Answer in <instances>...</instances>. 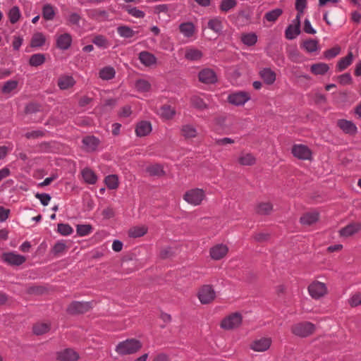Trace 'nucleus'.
<instances>
[{"instance_id": "obj_52", "label": "nucleus", "mask_w": 361, "mask_h": 361, "mask_svg": "<svg viewBox=\"0 0 361 361\" xmlns=\"http://www.w3.org/2000/svg\"><path fill=\"white\" fill-rule=\"evenodd\" d=\"M182 133L183 136L188 138L195 137L197 135L196 129L190 125L184 126L182 128Z\"/></svg>"}, {"instance_id": "obj_1", "label": "nucleus", "mask_w": 361, "mask_h": 361, "mask_svg": "<svg viewBox=\"0 0 361 361\" xmlns=\"http://www.w3.org/2000/svg\"><path fill=\"white\" fill-rule=\"evenodd\" d=\"M205 197L206 194L204 190L192 188L185 192L183 195V200L191 205L198 206L201 204Z\"/></svg>"}, {"instance_id": "obj_25", "label": "nucleus", "mask_w": 361, "mask_h": 361, "mask_svg": "<svg viewBox=\"0 0 361 361\" xmlns=\"http://www.w3.org/2000/svg\"><path fill=\"white\" fill-rule=\"evenodd\" d=\"M202 57V53L197 49L189 47L185 51V58L190 61H199Z\"/></svg>"}, {"instance_id": "obj_2", "label": "nucleus", "mask_w": 361, "mask_h": 361, "mask_svg": "<svg viewBox=\"0 0 361 361\" xmlns=\"http://www.w3.org/2000/svg\"><path fill=\"white\" fill-rule=\"evenodd\" d=\"M140 343L135 339L126 340L121 342L117 346L116 350L121 355L132 354L141 348Z\"/></svg>"}, {"instance_id": "obj_37", "label": "nucleus", "mask_w": 361, "mask_h": 361, "mask_svg": "<svg viewBox=\"0 0 361 361\" xmlns=\"http://www.w3.org/2000/svg\"><path fill=\"white\" fill-rule=\"evenodd\" d=\"M117 32L121 37L130 38L133 37L136 32L127 25H121L117 27Z\"/></svg>"}, {"instance_id": "obj_9", "label": "nucleus", "mask_w": 361, "mask_h": 361, "mask_svg": "<svg viewBox=\"0 0 361 361\" xmlns=\"http://www.w3.org/2000/svg\"><path fill=\"white\" fill-rule=\"evenodd\" d=\"M250 99L249 93L243 91L235 92L228 96V102L235 106L244 105Z\"/></svg>"}, {"instance_id": "obj_10", "label": "nucleus", "mask_w": 361, "mask_h": 361, "mask_svg": "<svg viewBox=\"0 0 361 361\" xmlns=\"http://www.w3.org/2000/svg\"><path fill=\"white\" fill-rule=\"evenodd\" d=\"M3 260L13 266H19L26 261L25 257L13 252H6L2 255Z\"/></svg>"}, {"instance_id": "obj_43", "label": "nucleus", "mask_w": 361, "mask_h": 361, "mask_svg": "<svg viewBox=\"0 0 361 361\" xmlns=\"http://www.w3.org/2000/svg\"><path fill=\"white\" fill-rule=\"evenodd\" d=\"M273 207L272 205L269 202H262L259 203L257 208L256 212L259 214L261 215H267L270 214V212L272 211Z\"/></svg>"}, {"instance_id": "obj_64", "label": "nucleus", "mask_w": 361, "mask_h": 361, "mask_svg": "<svg viewBox=\"0 0 361 361\" xmlns=\"http://www.w3.org/2000/svg\"><path fill=\"white\" fill-rule=\"evenodd\" d=\"M303 30L306 33L308 34L314 35L316 33V30L312 27L308 19L305 20Z\"/></svg>"}, {"instance_id": "obj_14", "label": "nucleus", "mask_w": 361, "mask_h": 361, "mask_svg": "<svg viewBox=\"0 0 361 361\" xmlns=\"http://www.w3.org/2000/svg\"><path fill=\"white\" fill-rule=\"evenodd\" d=\"M271 340L269 338H262L255 340L251 344V348L257 352H264L269 348Z\"/></svg>"}, {"instance_id": "obj_46", "label": "nucleus", "mask_w": 361, "mask_h": 361, "mask_svg": "<svg viewBox=\"0 0 361 361\" xmlns=\"http://www.w3.org/2000/svg\"><path fill=\"white\" fill-rule=\"evenodd\" d=\"M18 83V82L17 80H13L6 81L1 87V92L4 94H9L10 92H11L12 91L17 88Z\"/></svg>"}, {"instance_id": "obj_50", "label": "nucleus", "mask_w": 361, "mask_h": 361, "mask_svg": "<svg viewBox=\"0 0 361 361\" xmlns=\"http://www.w3.org/2000/svg\"><path fill=\"white\" fill-rule=\"evenodd\" d=\"M105 183L106 186L111 189H116L118 186V178L116 175H109L105 178Z\"/></svg>"}, {"instance_id": "obj_27", "label": "nucleus", "mask_w": 361, "mask_h": 361, "mask_svg": "<svg viewBox=\"0 0 361 361\" xmlns=\"http://www.w3.org/2000/svg\"><path fill=\"white\" fill-rule=\"evenodd\" d=\"M82 143L87 151L92 152L97 147L99 140L94 136H87L83 138Z\"/></svg>"}, {"instance_id": "obj_21", "label": "nucleus", "mask_w": 361, "mask_h": 361, "mask_svg": "<svg viewBox=\"0 0 361 361\" xmlns=\"http://www.w3.org/2000/svg\"><path fill=\"white\" fill-rule=\"evenodd\" d=\"M152 131L151 123L146 121H142L137 124L135 128L136 135L139 137H143L148 135Z\"/></svg>"}, {"instance_id": "obj_16", "label": "nucleus", "mask_w": 361, "mask_h": 361, "mask_svg": "<svg viewBox=\"0 0 361 361\" xmlns=\"http://www.w3.org/2000/svg\"><path fill=\"white\" fill-rule=\"evenodd\" d=\"M71 43L72 37L68 33L61 34L56 37V46L60 49H68L71 47Z\"/></svg>"}, {"instance_id": "obj_35", "label": "nucleus", "mask_w": 361, "mask_h": 361, "mask_svg": "<svg viewBox=\"0 0 361 361\" xmlns=\"http://www.w3.org/2000/svg\"><path fill=\"white\" fill-rule=\"evenodd\" d=\"M146 171L150 176H161L164 174L163 166L158 164L149 165Z\"/></svg>"}, {"instance_id": "obj_23", "label": "nucleus", "mask_w": 361, "mask_h": 361, "mask_svg": "<svg viewBox=\"0 0 361 361\" xmlns=\"http://www.w3.org/2000/svg\"><path fill=\"white\" fill-rule=\"evenodd\" d=\"M75 83V80L70 75H61L58 80V86L61 90L69 89L72 87Z\"/></svg>"}, {"instance_id": "obj_22", "label": "nucleus", "mask_w": 361, "mask_h": 361, "mask_svg": "<svg viewBox=\"0 0 361 361\" xmlns=\"http://www.w3.org/2000/svg\"><path fill=\"white\" fill-rule=\"evenodd\" d=\"M259 75L264 82L267 85H271L276 80V73L269 68L261 70Z\"/></svg>"}, {"instance_id": "obj_6", "label": "nucleus", "mask_w": 361, "mask_h": 361, "mask_svg": "<svg viewBox=\"0 0 361 361\" xmlns=\"http://www.w3.org/2000/svg\"><path fill=\"white\" fill-rule=\"evenodd\" d=\"M215 297V291L209 285L202 286L198 292V298L202 304L210 303L214 300Z\"/></svg>"}, {"instance_id": "obj_56", "label": "nucleus", "mask_w": 361, "mask_h": 361, "mask_svg": "<svg viewBox=\"0 0 361 361\" xmlns=\"http://www.w3.org/2000/svg\"><path fill=\"white\" fill-rule=\"evenodd\" d=\"M341 48L339 47H334L330 49L326 50L324 54L326 59H331L339 54Z\"/></svg>"}, {"instance_id": "obj_24", "label": "nucleus", "mask_w": 361, "mask_h": 361, "mask_svg": "<svg viewBox=\"0 0 361 361\" xmlns=\"http://www.w3.org/2000/svg\"><path fill=\"white\" fill-rule=\"evenodd\" d=\"M319 219V214L316 212H307L300 217V222L302 225L311 226Z\"/></svg>"}, {"instance_id": "obj_18", "label": "nucleus", "mask_w": 361, "mask_h": 361, "mask_svg": "<svg viewBox=\"0 0 361 361\" xmlns=\"http://www.w3.org/2000/svg\"><path fill=\"white\" fill-rule=\"evenodd\" d=\"M139 60L142 64L145 66L149 67L157 63V58L152 53L142 51L139 54Z\"/></svg>"}, {"instance_id": "obj_30", "label": "nucleus", "mask_w": 361, "mask_h": 361, "mask_svg": "<svg viewBox=\"0 0 361 361\" xmlns=\"http://www.w3.org/2000/svg\"><path fill=\"white\" fill-rule=\"evenodd\" d=\"M329 69V66L325 63H317L310 67L311 72L314 75H324Z\"/></svg>"}, {"instance_id": "obj_54", "label": "nucleus", "mask_w": 361, "mask_h": 361, "mask_svg": "<svg viewBox=\"0 0 361 361\" xmlns=\"http://www.w3.org/2000/svg\"><path fill=\"white\" fill-rule=\"evenodd\" d=\"M135 87L138 91L147 92L149 90L151 85L148 81L144 79H140L137 80L135 83Z\"/></svg>"}, {"instance_id": "obj_7", "label": "nucleus", "mask_w": 361, "mask_h": 361, "mask_svg": "<svg viewBox=\"0 0 361 361\" xmlns=\"http://www.w3.org/2000/svg\"><path fill=\"white\" fill-rule=\"evenodd\" d=\"M308 291L312 298L319 299L327 293V288L324 283L314 281L308 286Z\"/></svg>"}, {"instance_id": "obj_40", "label": "nucleus", "mask_w": 361, "mask_h": 361, "mask_svg": "<svg viewBox=\"0 0 361 361\" xmlns=\"http://www.w3.org/2000/svg\"><path fill=\"white\" fill-rule=\"evenodd\" d=\"M92 42L96 46L102 49H106L109 46V42L106 37L101 35L94 36Z\"/></svg>"}, {"instance_id": "obj_17", "label": "nucleus", "mask_w": 361, "mask_h": 361, "mask_svg": "<svg viewBox=\"0 0 361 361\" xmlns=\"http://www.w3.org/2000/svg\"><path fill=\"white\" fill-rule=\"evenodd\" d=\"M337 125L346 134L355 135L357 131L356 126L350 121L341 119Z\"/></svg>"}, {"instance_id": "obj_36", "label": "nucleus", "mask_w": 361, "mask_h": 361, "mask_svg": "<svg viewBox=\"0 0 361 361\" xmlns=\"http://www.w3.org/2000/svg\"><path fill=\"white\" fill-rule=\"evenodd\" d=\"M46 37L42 32H37L33 35L30 45L32 47H40L45 43Z\"/></svg>"}, {"instance_id": "obj_38", "label": "nucleus", "mask_w": 361, "mask_h": 361, "mask_svg": "<svg viewBox=\"0 0 361 361\" xmlns=\"http://www.w3.org/2000/svg\"><path fill=\"white\" fill-rule=\"evenodd\" d=\"M243 43L247 46H252L257 41V36L254 32L243 33L240 37Z\"/></svg>"}, {"instance_id": "obj_33", "label": "nucleus", "mask_w": 361, "mask_h": 361, "mask_svg": "<svg viewBox=\"0 0 361 361\" xmlns=\"http://www.w3.org/2000/svg\"><path fill=\"white\" fill-rule=\"evenodd\" d=\"M115 70L111 66H106L99 71V75L102 80H109L114 78Z\"/></svg>"}, {"instance_id": "obj_51", "label": "nucleus", "mask_w": 361, "mask_h": 361, "mask_svg": "<svg viewBox=\"0 0 361 361\" xmlns=\"http://www.w3.org/2000/svg\"><path fill=\"white\" fill-rule=\"evenodd\" d=\"M49 330V326L46 323H37L33 326V331L36 335H42Z\"/></svg>"}, {"instance_id": "obj_59", "label": "nucleus", "mask_w": 361, "mask_h": 361, "mask_svg": "<svg viewBox=\"0 0 361 361\" xmlns=\"http://www.w3.org/2000/svg\"><path fill=\"white\" fill-rule=\"evenodd\" d=\"M66 248L64 241H58L53 247V252L55 255H60L63 252Z\"/></svg>"}, {"instance_id": "obj_5", "label": "nucleus", "mask_w": 361, "mask_h": 361, "mask_svg": "<svg viewBox=\"0 0 361 361\" xmlns=\"http://www.w3.org/2000/svg\"><path fill=\"white\" fill-rule=\"evenodd\" d=\"M87 16L97 22L102 23L105 21L111 20L112 18H111L110 13L107 10H104L102 8H93L87 10Z\"/></svg>"}, {"instance_id": "obj_13", "label": "nucleus", "mask_w": 361, "mask_h": 361, "mask_svg": "<svg viewBox=\"0 0 361 361\" xmlns=\"http://www.w3.org/2000/svg\"><path fill=\"white\" fill-rule=\"evenodd\" d=\"M228 247L223 244H217L210 249V256L214 260L222 259L228 252Z\"/></svg>"}, {"instance_id": "obj_20", "label": "nucleus", "mask_w": 361, "mask_h": 361, "mask_svg": "<svg viewBox=\"0 0 361 361\" xmlns=\"http://www.w3.org/2000/svg\"><path fill=\"white\" fill-rule=\"evenodd\" d=\"M207 26L214 32L219 34L224 29V19L220 17L212 18L208 21Z\"/></svg>"}, {"instance_id": "obj_62", "label": "nucleus", "mask_w": 361, "mask_h": 361, "mask_svg": "<svg viewBox=\"0 0 361 361\" xmlns=\"http://www.w3.org/2000/svg\"><path fill=\"white\" fill-rule=\"evenodd\" d=\"M349 304L352 307H356L361 305V293H355L353 295L349 300Z\"/></svg>"}, {"instance_id": "obj_41", "label": "nucleus", "mask_w": 361, "mask_h": 361, "mask_svg": "<svg viewBox=\"0 0 361 361\" xmlns=\"http://www.w3.org/2000/svg\"><path fill=\"white\" fill-rule=\"evenodd\" d=\"M55 16V9L50 4H46L42 8V16L47 20H51Z\"/></svg>"}, {"instance_id": "obj_45", "label": "nucleus", "mask_w": 361, "mask_h": 361, "mask_svg": "<svg viewBox=\"0 0 361 361\" xmlns=\"http://www.w3.org/2000/svg\"><path fill=\"white\" fill-rule=\"evenodd\" d=\"M10 22L12 24L16 23L21 16L20 9L18 6L12 7L8 13Z\"/></svg>"}, {"instance_id": "obj_57", "label": "nucleus", "mask_w": 361, "mask_h": 361, "mask_svg": "<svg viewBox=\"0 0 361 361\" xmlns=\"http://www.w3.org/2000/svg\"><path fill=\"white\" fill-rule=\"evenodd\" d=\"M173 248L169 246L164 247L160 251V257L162 259H166L174 254Z\"/></svg>"}, {"instance_id": "obj_19", "label": "nucleus", "mask_w": 361, "mask_h": 361, "mask_svg": "<svg viewBox=\"0 0 361 361\" xmlns=\"http://www.w3.org/2000/svg\"><path fill=\"white\" fill-rule=\"evenodd\" d=\"M361 225L360 223L354 222L347 225L340 231V235L343 237H349L358 232Z\"/></svg>"}, {"instance_id": "obj_58", "label": "nucleus", "mask_w": 361, "mask_h": 361, "mask_svg": "<svg viewBox=\"0 0 361 361\" xmlns=\"http://www.w3.org/2000/svg\"><path fill=\"white\" fill-rule=\"evenodd\" d=\"M128 13L137 18H142L145 14L142 11L137 9L135 7H129L127 8Z\"/></svg>"}, {"instance_id": "obj_39", "label": "nucleus", "mask_w": 361, "mask_h": 361, "mask_svg": "<svg viewBox=\"0 0 361 361\" xmlns=\"http://www.w3.org/2000/svg\"><path fill=\"white\" fill-rule=\"evenodd\" d=\"M190 102L193 107L199 110L206 109L208 107L203 99L197 95H194L190 98Z\"/></svg>"}, {"instance_id": "obj_4", "label": "nucleus", "mask_w": 361, "mask_h": 361, "mask_svg": "<svg viewBox=\"0 0 361 361\" xmlns=\"http://www.w3.org/2000/svg\"><path fill=\"white\" fill-rule=\"evenodd\" d=\"M241 314L238 312H234L222 320L221 326L226 330H231L238 328L241 324Z\"/></svg>"}, {"instance_id": "obj_26", "label": "nucleus", "mask_w": 361, "mask_h": 361, "mask_svg": "<svg viewBox=\"0 0 361 361\" xmlns=\"http://www.w3.org/2000/svg\"><path fill=\"white\" fill-rule=\"evenodd\" d=\"M353 61V55L351 51H350L348 55L345 57L341 58L336 65V68L338 71H342L347 68Z\"/></svg>"}, {"instance_id": "obj_60", "label": "nucleus", "mask_w": 361, "mask_h": 361, "mask_svg": "<svg viewBox=\"0 0 361 361\" xmlns=\"http://www.w3.org/2000/svg\"><path fill=\"white\" fill-rule=\"evenodd\" d=\"M81 17L76 13H71L68 18V23L69 25H79Z\"/></svg>"}, {"instance_id": "obj_61", "label": "nucleus", "mask_w": 361, "mask_h": 361, "mask_svg": "<svg viewBox=\"0 0 361 361\" xmlns=\"http://www.w3.org/2000/svg\"><path fill=\"white\" fill-rule=\"evenodd\" d=\"M35 197L37 198L44 206L48 205L51 200L50 195L46 193H37Z\"/></svg>"}, {"instance_id": "obj_48", "label": "nucleus", "mask_w": 361, "mask_h": 361, "mask_svg": "<svg viewBox=\"0 0 361 361\" xmlns=\"http://www.w3.org/2000/svg\"><path fill=\"white\" fill-rule=\"evenodd\" d=\"M236 5V0H222L219 6V8L221 11L226 13L231 9L235 8Z\"/></svg>"}, {"instance_id": "obj_8", "label": "nucleus", "mask_w": 361, "mask_h": 361, "mask_svg": "<svg viewBox=\"0 0 361 361\" xmlns=\"http://www.w3.org/2000/svg\"><path fill=\"white\" fill-rule=\"evenodd\" d=\"M291 151L293 156L299 159L310 160L312 158V151L306 145L295 144Z\"/></svg>"}, {"instance_id": "obj_11", "label": "nucleus", "mask_w": 361, "mask_h": 361, "mask_svg": "<svg viewBox=\"0 0 361 361\" xmlns=\"http://www.w3.org/2000/svg\"><path fill=\"white\" fill-rule=\"evenodd\" d=\"M200 82L206 84H213L216 82L217 77L214 71L209 68L202 70L198 75Z\"/></svg>"}, {"instance_id": "obj_28", "label": "nucleus", "mask_w": 361, "mask_h": 361, "mask_svg": "<svg viewBox=\"0 0 361 361\" xmlns=\"http://www.w3.org/2000/svg\"><path fill=\"white\" fill-rule=\"evenodd\" d=\"M255 161V157L250 153L242 152L238 158V163L243 166H252Z\"/></svg>"}, {"instance_id": "obj_42", "label": "nucleus", "mask_w": 361, "mask_h": 361, "mask_svg": "<svg viewBox=\"0 0 361 361\" xmlns=\"http://www.w3.org/2000/svg\"><path fill=\"white\" fill-rule=\"evenodd\" d=\"M147 231V229L144 226H135L129 230V235L133 238H138L144 235Z\"/></svg>"}, {"instance_id": "obj_32", "label": "nucleus", "mask_w": 361, "mask_h": 361, "mask_svg": "<svg viewBox=\"0 0 361 361\" xmlns=\"http://www.w3.org/2000/svg\"><path fill=\"white\" fill-rule=\"evenodd\" d=\"M302 47L309 53L314 52L319 49L318 41L313 39L305 40L302 44Z\"/></svg>"}, {"instance_id": "obj_55", "label": "nucleus", "mask_w": 361, "mask_h": 361, "mask_svg": "<svg viewBox=\"0 0 361 361\" xmlns=\"http://www.w3.org/2000/svg\"><path fill=\"white\" fill-rule=\"evenodd\" d=\"M58 231L63 235H68L73 232V230L68 224H58Z\"/></svg>"}, {"instance_id": "obj_12", "label": "nucleus", "mask_w": 361, "mask_h": 361, "mask_svg": "<svg viewBox=\"0 0 361 361\" xmlns=\"http://www.w3.org/2000/svg\"><path fill=\"white\" fill-rule=\"evenodd\" d=\"M91 308V305L87 302H73L68 307V312L71 314H79L87 312Z\"/></svg>"}, {"instance_id": "obj_49", "label": "nucleus", "mask_w": 361, "mask_h": 361, "mask_svg": "<svg viewBox=\"0 0 361 361\" xmlns=\"http://www.w3.org/2000/svg\"><path fill=\"white\" fill-rule=\"evenodd\" d=\"M300 33L299 27L290 25L286 30V37L288 39H295Z\"/></svg>"}, {"instance_id": "obj_63", "label": "nucleus", "mask_w": 361, "mask_h": 361, "mask_svg": "<svg viewBox=\"0 0 361 361\" xmlns=\"http://www.w3.org/2000/svg\"><path fill=\"white\" fill-rule=\"evenodd\" d=\"M338 81L341 85H348L352 82V78L349 73H344L338 77Z\"/></svg>"}, {"instance_id": "obj_29", "label": "nucleus", "mask_w": 361, "mask_h": 361, "mask_svg": "<svg viewBox=\"0 0 361 361\" xmlns=\"http://www.w3.org/2000/svg\"><path fill=\"white\" fill-rule=\"evenodd\" d=\"M82 178L88 184H94L97 180V176L90 169L86 168L82 171Z\"/></svg>"}, {"instance_id": "obj_34", "label": "nucleus", "mask_w": 361, "mask_h": 361, "mask_svg": "<svg viewBox=\"0 0 361 361\" xmlns=\"http://www.w3.org/2000/svg\"><path fill=\"white\" fill-rule=\"evenodd\" d=\"M158 114L165 119H171L175 114V110L171 106L165 104L161 106Z\"/></svg>"}, {"instance_id": "obj_44", "label": "nucleus", "mask_w": 361, "mask_h": 361, "mask_svg": "<svg viewBox=\"0 0 361 361\" xmlns=\"http://www.w3.org/2000/svg\"><path fill=\"white\" fill-rule=\"evenodd\" d=\"M282 13V9L275 8L267 12L264 16V18L269 22H275Z\"/></svg>"}, {"instance_id": "obj_3", "label": "nucleus", "mask_w": 361, "mask_h": 361, "mask_svg": "<svg viewBox=\"0 0 361 361\" xmlns=\"http://www.w3.org/2000/svg\"><path fill=\"white\" fill-rule=\"evenodd\" d=\"M314 330V325L308 322L298 323L291 327L292 333L300 337H307L312 334Z\"/></svg>"}, {"instance_id": "obj_15", "label": "nucleus", "mask_w": 361, "mask_h": 361, "mask_svg": "<svg viewBox=\"0 0 361 361\" xmlns=\"http://www.w3.org/2000/svg\"><path fill=\"white\" fill-rule=\"evenodd\" d=\"M57 359L61 361H76L79 359V355L74 350L67 348L58 353Z\"/></svg>"}, {"instance_id": "obj_53", "label": "nucleus", "mask_w": 361, "mask_h": 361, "mask_svg": "<svg viewBox=\"0 0 361 361\" xmlns=\"http://www.w3.org/2000/svg\"><path fill=\"white\" fill-rule=\"evenodd\" d=\"M77 233L80 236H85L89 235L92 231V228L90 225L88 224H81L77 226Z\"/></svg>"}, {"instance_id": "obj_47", "label": "nucleus", "mask_w": 361, "mask_h": 361, "mask_svg": "<svg viewBox=\"0 0 361 361\" xmlns=\"http://www.w3.org/2000/svg\"><path fill=\"white\" fill-rule=\"evenodd\" d=\"M45 61V56L43 54H35L30 56V64L32 66H39Z\"/></svg>"}, {"instance_id": "obj_31", "label": "nucleus", "mask_w": 361, "mask_h": 361, "mask_svg": "<svg viewBox=\"0 0 361 361\" xmlns=\"http://www.w3.org/2000/svg\"><path fill=\"white\" fill-rule=\"evenodd\" d=\"M180 32L186 37H190L195 33V26L192 23H183L179 26Z\"/></svg>"}]
</instances>
